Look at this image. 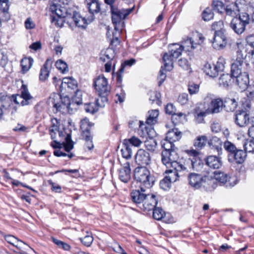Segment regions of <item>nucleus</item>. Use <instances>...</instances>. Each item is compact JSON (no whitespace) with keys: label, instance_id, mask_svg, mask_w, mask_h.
<instances>
[{"label":"nucleus","instance_id":"1","mask_svg":"<svg viewBox=\"0 0 254 254\" xmlns=\"http://www.w3.org/2000/svg\"><path fill=\"white\" fill-rule=\"evenodd\" d=\"M190 158L185 160L184 164L178 162L179 156L176 150L163 151L161 153V161L167 168H173L182 171L183 169L197 168L200 162L199 152L194 149L188 151Z\"/></svg>","mask_w":254,"mask_h":254},{"label":"nucleus","instance_id":"2","mask_svg":"<svg viewBox=\"0 0 254 254\" xmlns=\"http://www.w3.org/2000/svg\"><path fill=\"white\" fill-rule=\"evenodd\" d=\"M248 66V64L244 62L243 55L238 52L236 60L231 64V72L233 81L235 80L236 84L242 91L248 88L250 82Z\"/></svg>","mask_w":254,"mask_h":254},{"label":"nucleus","instance_id":"3","mask_svg":"<svg viewBox=\"0 0 254 254\" xmlns=\"http://www.w3.org/2000/svg\"><path fill=\"white\" fill-rule=\"evenodd\" d=\"M169 52L164 54L163 60L164 63V67L161 66L158 77V85L160 86L165 81L166 74L164 72V68L166 70L170 71L173 68V60L177 59L181 55L183 49L178 44H173L169 46Z\"/></svg>","mask_w":254,"mask_h":254},{"label":"nucleus","instance_id":"4","mask_svg":"<svg viewBox=\"0 0 254 254\" xmlns=\"http://www.w3.org/2000/svg\"><path fill=\"white\" fill-rule=\"evenodd\" d=\"M134 177L137 182L140 184V187L149 189L154 183L155 179L146 167H137L134 171Z\"/></svg>","mask_w":254,"mask_h":254},{"label":"nucleus","instance_id":"5","mask_svg":"<svg viewBox=\"0 0 254 254\" xmlns=\"http://www.w3.org/2000/svg\"><path fill=\"white\" fill-rule=\"evenodd\" d=\"M50 102L56 112L71 114L74 108V104L71 103L69 98L67 96L62 97L58 94H55L53 97L50 98Z\"/></svg>","mask_w":254,"mask_h":254},{"label":"nucleus","instance_id":"6","mask_svg":"<svg viewBox=\"0 0 254 254\" xmlns=\"http://www.w3.org/2000/svg\"><path fill=\"white\" fill-rule=\"evenodd\" d=\"M133 10V7L127 9H119L112 6V20L114 25L115 31H121L124 26L123 21Z\"/></svg>","mask_w":254,"mask_h":254},{"label":"nucleus","instance_id":"7","mask_svg":"<svg viewBox=\"0 0 254 254\" xmlns=\"http://www.w3.org/2000/svg\"><path fill=\"white\" fill-rule=\"evenodd\" d=\"M250 21L249 15L246 12H241L239 17H235L232 19L230 24V27L237 34H241L246 29L247 25Z\"/></svg>","mask_w":254,"mask_h":254},{"label":"nucleus","instance_id":"8","mask_svg":"<svg viewBox=\"0 0 254 254\" xmlns=\"http://www.w3.org/2000/svg\"><path fill=\"white\" fill-rule=\"evenodd\" d=\"M94 86L98 94H109L110 93L111 86L108 84V79L103 74L94 78Z\"/></svg>","mask_w":254,"mask_h":254},{"label":"nucleus","instance_id":"9","mask_svg":"<svg viewBox=\"0 0 254 254\" xmlns=\"http://www.w3.org/2000/svg\"><path fill=\"white\" fill-rule=\"evenodd\" d=\"M210 102L205 113H200L198 116H203L205 114H214L220 113L223 108V101L220 98H210Z\"/></svg>","mask_w":254,"mask_h":254},{"label":"nucleus","instance_id":"10","mask_svg":"<svg viewBox=\"0 0 254 254\" xmlns=\"http://www.w3.org/2000/svg\"><path fill=\"white\" fill-rule=\"evenodd\" d=\"M214 179H216V183L219 182L220 184H226V187H232L237 184L235 177H229L227 174L220 171L214 172Z\"/></svg>","mask_w":254,"mask_h":254},{"label":"nucleus","instance_id":"11","mask_svg":"<svg viewBox=\"0 0 254 254\" xmlns=\"http://www.w3.org/2000/svg\"><path fill=\"white\" fill-rule=\"evenodd\" d=\"M202 165V163L201 162V159H200V162L197 165V168L196 169L195 168H190L189 170L188 169H183L182 171H178L176 169H174L173 168H169L170 169L168 171H166L167 172H168L169 173V174L167 176L168 179L170 181L171 183H174L177 181V180L178 179V178L180 176H185L186 174V172H189L190 171H198L199 170Z\"/></svg>","mask_w":254,"mask_h":254},{"label":"nucleus","instance_id":"12","mask_svg":"<svg viewBox=\"0 0 254 254\" xmlns=\"http://www.w3.org/2000/svg\"><path fill=\"white\" fill-rule=\"evenodd\" d=\"M135 162L140 167L149 165L151 162L150 154L143 149H139L135 155Z\"/></svg>","mask_w":254,"mask_h":254},{"label":"nucleus","instance_id":"13","mask_svg":"<svg viewBox=\"0 0 254 254\" xmlns=\"http://www.w3.org/2000/svg\"><path fill=\"white\" fill-rule=\"evenodd\" d=\"M22 85L19 89V96L23 100L21 102L19 103L17 101V104H19L22 106H27L30 104V102L33 99V97L31 95L27 86L23 83V81L21 80ZM18 94H17V96Z\"/></svg>","mask_w":254,"mask_h":254},{"label":"nucleus","instance_id":"14","mask_svg":"<svg viewBox=\"0 0 254 254\" xmlns=\"http://www.w3.org/2000/svg\"><path fill=\"white\" fill-rule=\"evenodd\" d=\"M145 192V188L139 187L138 189L132 190L130 193L132 201L139 207H140L147 195Z\"/></svg>","mask_w":254,"mask_h":254},{"label":"nucleus","instance_id":"15","mask_svg":"<svg viewBox=\"0 0 254 254\" xmlns=\"http://www.w3.org/2000/svg\"><path fill=\"white\" fill-rule=\"evenodd\" d=\"M191 171L186 172V175H188L189 184L196 189H199L202 186L201 183L204 178V176L198 173L191 172Z\"/></svg>","mask_w":254,"mask_h":254},{"label":"nucleus","instance_id":"16","mask_svg":"<svg viewBox=\"0 0 254 254\" xmlns=\"http://www.w3.org/2000/svg\"><path fill=\"white\" fill-rule=\"evenodd\" d=\"M251 122L250 115L246 111H238L235 115V122L238 126L244 127Z\"/></svg>","mask_w":254,"mask_h":254},{"label":"nucleus","instance_id":"17","mask_svg":"<svg viewBox=\"0 0 254 254\" xmlns=\"http://www.w3.org/2000/svg\"><path fill=\"white\" fill-rule=\"evenodd\" d=\"M212 43L213 48L216 50L225 47L227 44V40L224 32L215 33Z\"/></svg>","mask_w":254,"mask_h":254},{"label":"nucleus","instance_id":"18","mask_svg":"<svg viewBox=\"0 0 254 254\" xmlns=\"http://www.w3.org/2000/svg\"><path fill=\"white\" fill-rule=\"evenodd\" d=\"M157 203L158 200L156 199V195L153 194H148L140 208L144 210L150 211L155 208Z\"/></svg>","mask_w":254,"mask_h":254},{"label":"nucleus","instance_id":"19","mask_svg":"<svg viewBox=\"0 0 254 254\" xmlns=\"http://www.w3.org/2000/svg\"><path fill=\"white\" fill-rule=\"evenodd\" d=\"M244 4V0H237L235 3L227 5L224 10L227 15L234 16L236 15V11L240 12L243 8Z\"/></svg>","mask_w":254,"mask_h":254},{"label":"nucleus","instance_id":"20","mask_svg":"<svg viewBox=\"0 0 254 254\" xmlns=\"http://www.w3.org/2000/svg\"><path fill=\"white\" fill-rule=\"evenodd\" d=\"M246 157V152L242 149H237L234 153L228 154V159L230 162L240 164L245 161Z\"/></svg>","mask_w":254,"mask_h":254},{"label":"nucleus","instance_id":"21","mask_svg":"<svg viewBox=\"0 0 254 254\" xmlns=\"http://www.w3.org/2000/svg\"><path fill=\"white\" fill-rule=\"evenodd\" d=\"M16 104V94H13L11 96H1L0 97V107L5 109L12 107L15 109L14 104Z\"/></svg>","mask_w":254,"mask_h":254},{"label":"nucleus","instance_id":"22","mask_svg":"<svg viewBox=\"0 0 254 254\" xmlns=\"http://www.w3.org/2000/svg\"><path fill=\"white\" fill-rule=\"evenodd\" d=\"M119 177L124 183H127L131 178L130 165L128 162L124 164L119 171Z\"/></svg>","mask_w":254,"mask_h":254},{"label":"nucleus","instance_id":"23","mask_svg":"<svg viewBox=\"0 0 254 254\" xmlns=\"http://www.w3.org/2000/svg\"><path fill=\"white\" fill-rule=\"evenodd\" d=\"M201 184V188L207 191L213 190L217 186V183H216V179L212 177L206 175L204 176Z\"/></svg>","mask_w":254,"mask_h":254},{"label":"nucleus","instance_id":"24","mask_svg":"<svg viewBox=\"0 0 254 254\" xmlns=\"http://www.w3.org/2000/svg\"><path fill=\"white\" fill-rule=\"evenodd\" d=\"M52 61L50 59H47L40 70L39 79L41 81H45L48 78L52 68Z\"/></svg>","mask_w":254,"mask_h":254},{"label":"nucleus","instance_id":"25","mask_svg":"<svg viewBox=\"0 0 254 254\" xmlns=\"http://www.w3.org/2000/svg\"><path fill=\"white\" fill-rule=\"evenodd\" d=\"M61 88H67V90L70 92L77 88V81L72 77H64L63 78L61 85Z\"/></svg>","mask_w":254,"mask_h":254},{"label":"nucleus","instance_id":"26","mask_svg":"<svg viewBox=\"0 0 254 254\" xmlns=\"http://www.w3.org/2000/svg\"><path fill=\"white\" fill-rule=\"evenodd\" d=\"M128 126L130 128H135L136 126H138L139 129L142 131V134L143 135L147 134L150 135V132L154 131L153 129H151L148 127H146L143 122L140 121H138L137 120L129 121Z\"/></svg>","mask_w":254,"mask_h":254},{"label":"nucleus","instance_id":"27","mask_svg":"<svg viewBox=\"0 0 254 254\" xmlns=\"http://www.w3.org/2000/svg\"><path fill=\"white\" fill-rule=\"evenodd\" d=\"M72 21L76 26L82 28H85L87 24L86 19L81 17L78 12L74 11H73V14H71L70 17V22Z\"/></svg>","mask_w":254,"mask_h":254},{"label":"nucleus","instance_id":"28","mask_svg":"<svg viewBox=\"0 0 254 254\" xmlns=\"http://www.w3.org/2000/svg\"><path fill=\"white\" fill-rule=\"evenodd\" d=\"M71 15V13H69L67 11H66L64 12V16H53L51 21L56 26L62 27L65 21H67L68 23L70 22V17Z\"/></svg>","mask_w":254,"mask_h":254},{"label":"nucleus","instance_id":"29","mask_svg":"<svg viewBox=\"0 0 254 254\" xmlns=\"http://www.w3.org/2000/svg\"><path fill=\"white\" fill-rule=\"evenodd\" d=\"M205 161L208 166L213 169H218L222 166L220 158L216 156H209L205 159Z\"/></svg>","mask_w":254,"mask_h":254},{"label":"nucleus","instance_id":"30","mask_svg":"<svg viewBox=\"0 0 254 254\" xmlns=\"http://www.w3.org/2000/svg\"><path fill=\"white\" fill-rule=\"evenodd\" d=\"M80 124V128L82 131V136L84 139L86 140L92 138L90 132L91 127L89 120L84 119L81 121Z\"/></svg>","mask_w":254,"mask_h":254},{"label":"nucleus","instance_id":"31","mask_svg":"<svg viewBox=\"0 0 254 254\" xmlns=\"http://www.w3.org/2000/svg\"><path fill=\"white\" fill-rule=\"evenodd\" d=\"M182 44L181 46L183 50L191 52L196 49L200 44V43H195L191 38L187 37L182 42Z\"/></svg>","mask_w":254,"mask_h":254},{"label":"nucleus","instance_id":"32","mask_svg":"<svg viewBox=\"0 0 254 254\" xmlns=\"http://www.w3.org/2000/svg\"><path fill=\"white\" fill-rule=\"evenodd\" d=\"M33 64V60L31 57H24L20 62L21 70L20 72L23 74L27 72L31 68Z\"/></svg>","mask_w":254,"mask_h":254},{"label":"nucleus","instance_id":"33","mask_svg":"<svg viewBox=\"0 0 254 254\" xmlns=\"http://www.w3.org/2000/svg\"><path fill=\"white\" fill-rule=\"evenodd\" d=\"M233 81V77L231 73V75L228 73L223 74L219 78L218 83L220 86L226 88L231 85Z\"/></svg>","mask_w":254,"mask_h":254},{"label":"nucleus","instance_id":"34","mask_svg":"<svg viewBox=\"0 0 254 254\" xmlns=\"http://www.w3.org/2000/svg\"><path fill=\"white\" fill-rule=\"evenodd\" d=\"M182 137V132L177 128H174L168 131L166 138L173 142L179 140Z\"/></svg>","mask_w":254,"mask_h":254},{"label":"nucleus","instance_id":"35","mask_svg":"<svg viewBox=\"0 0 254 254\" xmlns=\"http://www.w3.org/2000/svg\"><path fill=\"white\" fill-rule=\"evenodd\" d=\"M115 55V51L113 49L108 48L101 51L100 59L104 62L112 61Z\"/></svg>","mask_w":254,"mask_h":254},{"label":"nucleus","instance_id":"36","mask_svg":"<svg viewBox=\"0 0 254 254\" xmlns=\"http://www.w3.org/2000/svg\"><path fill=\"white\" fill-rule=\"evenodd\" d=\"M87 7L90 13H97L100 11V6L98 0H86Z\"/></svg>","mask_w":254,"mask_h":254},{"label":"nucleus","instance_id":"37","mask_svg":"<svg viewBox=\"0 0 254 254\" xmlns=\"http://www.w3.org/2000/svg\"><path fill=\"white\" fill-rule=\"evenodd\" d=\"M223 105L227 111L233 112L237 108L238 102L234 98H227L223 102Z\"/></svg>","mask_w":254,"mask_h":254},{"label":"nucleus","instance_id":"38","mask_svg":"<svg viewBox=\"0 0 254 254\" xmlns=\"http://www.w3.org/2000/svg\"><path fill=\"white\" fill-rule=\"evenodd\" d=\"M208 144L211 148L216 149L218 153L222 151V141L217 136H212L208 141Z\"/></svg>","mask_w":254,"mask_h":254},{"label":"nucleus","instance_id":"39","mask_svg":"<svg viewBox=\"0 0 254 254\" xmlns=\"http://www.w3.org/2000/svg\"><path fill=\"white\" fill-rule=\"evenodd\" d=\"M135 62V60L130 59L125 61L121 65L120 69L117 72V81L118 82H121L122 80V73L124 72L125 67L128 66L129 67L133 65Z\"/></svg>","mask_w":254,"mask_h":254},{"label":"nucleus","instance_id":"40","mask_svg":"<svg viewBox=\"0 0 254 254\" xmlns=\"http://www.w3.org/2000/svg\"><path fill=\"white\" fill-rule=\"evenodd\" d=\"M122 156L126 159H129L132 156V149L131 145L128 144L127 141L123 143V147L121 149Z\"/></svg>","mask_w":254,"mask_h":254},{"label":"nucleus","instance_id":"41","mask_svg":"<svg viewBox=\"0 0 254 254\" xmlns=\"http://www.w3.org/2000/svg\"><path fill=\"white\" fill-rule=\"evenodd\" d=\"M148 116L147 118L146 123L148 125H151L156 123L157 119L159 115L158 110H153L148 112Z\"/></svg>","mask_w":254,"mask_h":254},{"label":"nucleus","instance_id":"42","mask_svg":"<svg viewBox=\"0 0 254 254\" xmlns=\"http://www.w3.org/2000/svg\"><path fill=\"white\" fill-rule=\"evenodd\" d=\"M165 109L166 114L172 115L173 118H174L175 116L180 118L183 115V114L182 113H177L176 107L171 103L167 104Z\"/></svg>","mask_w":254,"mask_h":254},{"label":"nucleus","instance_id":"43","mask_svg":"<svg viewBox=\"0 0 254 254\" xmlns=\"http://www.w3.org/2000/svg\"><path fill=\"white\" fill-rule=\"evenodd\" d=\"M9 3L8 0H0V9L4 15L5 20H7L10 18V15L8 13Z\"/></svg>","mask_w":254,"mask_h":254},{"label":"nucleus","instance_id":"44","mask_svg":"<svg viewBox=\"0 0 254 254\" xmlns=\"http://www.w3.org/2000/svg\"><path fill=\"white\" fill-rule=\"evenodd\" d=\"M203 69L205 73L211 77H215L218 74V70L215 68L213 64H206Z\"/></svg>","mask_w":254,"mask_h":254},{"label":"nucleus","instance_id":"45","mask_svg":"<svg viewBox=\"0 0 254 254\" xmlns=\"http://www.w3.org/2000/svg\"><path fill=\"white\" fill-rule=\"evenodd\" d=\"M207 141V137L205 135L198 136L194 141V146L198 149H202Z\"/></svg>","mask_w":254,"mask_h":254},{"label":"nucleus","instance_id":"46","mask_svg":"<svg viewBox=\"0 0 254 254\" xmlns=\"http://www.w3.org/2000/svg\"><path fill=\"white\" fill-rule=\"evenodd\" d=\"M50 10L53 14H55L56 16H64V12L67 11L65 7H61L59 8L58 6L56 4H53L50 5Z\"/></svg>","mask_w":254,"mask_h":254},{"label":"nucleus","instance_id":"47","mask_svg":"<svg viewBox=\"0 0 254 254\" xmlns=\"http://www.w3.org/2000/svg\"><path fill=\"white\" fill-rule=\"evenodd\" d=\"M157 145L156 140L152 137L149 138L144 142L145 148L151 152H154L156 150Z\"/></svg>","mask_w":254,"mask_h":254},{"label":"nucleus","instance_id":"48","mask_svg":"<svg viewBox=\"0 0 254 254\" xmlns=\"http://www.w3.org/2000/svg\"><path fill=\"white\" fill-rule=\"evenodd\" d=\"M30 249L31 248L26 244L17 238V250L19 251H17V253L26 254Z\"/></svg>","mask_w":254,"mask_h":254},{"label":"nucleus","instance_id":"49","mask_svg":"<svg viewBox=\"0 0 254 254\" xmlns=\"http://www.w3.org/2000/svg\"><path fill=\"white\" fill-rule=\"evenodd\" d=\"M161 144L162 147L164 149L163 151L176 150V148L173 144V142L170 141L169 140L166 138L163 140L161 141Z\"/></svg>","mask_w":254,"mask_h":254},{"label":"nucleus","instance_id":"50","mask_svg":"<svg viewBox=\"0 0 254 254\" xmlns=\"http://www.w3.org/2000/svg\"><path fill=\"white\" fill-rule=\"evenodd\" d=\"M153 210V217L156 220H160L165 215V211L161 207H155Z\"/></svg>","mask_w":254,"mask_h":254},{"label":"nucleus","instance_id":"51","mask_svg":"<svg viewBox=\"0 0 254 254\" xmlns=\"http://www.w3.org/2000/svg\"><path fill=\"white\" fill-rule=\"evenodd\" d=\"M246 41L249 45L254 48L249 53V57L252 56V63L254 64V35L248 36L246 38Z\"/></svg>","mask_w":254,"mask_h":254},{"label":"nucleus","instance_id":"52","mask_svg":"<svg viewBox=\"0 0 254 254\" xmlns=\"http://www.w3.org/2000/svg\"><path fill=\"white\" fill-rule=\"evenodd\" d=\"M214 13L209 7L205 8L202 13V18L204 21H209L213 18Z\"/></svg>","mask_w":254,"mask_h":254},{"label":"nucleus","instance_id":"53","mask_svg":"<svg viewBox=\"0 0 254 254\" xmlns=\"http://www.w3.org/2000/svg\"><path fill=\"white\" fill-rule=\"evenodd\" d=\"M245 152L254 153V141L253 140H247L243 144Z\"/></svg>","mask_w":254,"mask_h":254},{"label":"nucleus","instance_id":"54","mask_svg":"<svg viewBox=\"0 0 254 254\" xmlns=\"http://www.w3.org/2000/svg\"><path fill=\"white\" fill-rule=\"evenodd\" d=\"M82 91L79 90H76V91L75 92V94L72 98V103L74 104V106H75V104H76L77 105H79L82 103Z\"/></svg>","mask_w":254,"mask_h":254},{"label":"nucleus","instance_id":"55","mask_svg":"<svg viewBox=\"0 0 254 254\" xmlns=\"http://www.w3.org/2000/svg\"><path fill=\"white\" fill-rule=\"evenodd\" d=\"M224 147L225 149L228 152V154L234 153L238 149L233 143L229 141H226L224 142Z\"/></svg>","mask_w":254,"mask_h":254},{"label":"nucleus","instance_id":"56","mask_svg":"<svg viewBox=\"0 0 254 254\" xmlns=\"http://www.w3.org/2000/svg\"><path fill=\"white\" fill-rule=\"evenodd\" d=\"M109 94H98L99 97L96 99V106L99 107H103L105 106V103L108 101L107 96Z\"/></svg>","mask_w":254,"mask_h":254},{"label":"nucleus","instance_id":"57","mask_svg":"<svg viewBox=\"0 0 254 254\" xmlns=\"http://www.w3.org/2000/svg\"><path fill=\"white\" fill-rule=\"evenodd\" d=\"M55 65L62 73H64L68 71L67 64L62 60H58L56 63Z\"/></svg>","mask_w":254,"mask_h":254},{"label":"nucleus","instance_id":"58","mask_svg":"<svg viewBox=\"0 0 254 254\" xmlns=\"http://www.w3.org/2000/svg\"><path fill=\"white\" fill-rule=\"evenodd\" d=\"M98 107L96 104L94 103H87L84 105V109L87 113L94 114L98 111Z\"/></svg>","mask_w":254,"mask_h":254},{"label":"nucleus","instance_id":"59","mask_svg":"<svg viewBox=\"0 0 254 254\" xmlns=\"http://www.w3.org/2000/svg\"><path fill=\"white\" fill-rule=\"evenodd\" d=\"M66 143L64 144V150L66 152H69L73 147V142L71 140V135L67 134L65 137Z\"/></svg>","mask_w":254,"mask_h":254},{"label":"nucleus","instance_id":"60","mask_svg":"<svg viewBox=\"0 0 254 254\" xmlns=\"http://www.w3.org/2000/svg\"><path fill=\"white\" fill-rule=\"evenodd\" d=\"M188 90L190 94L191 95L196 94L199 90V85L193 82H190L188 85Z\"/></svg>","mask_w":254,"mask_h":254},{"label":"nucleus","instance_id":"61","mask_svg":"<svg viewBox=\"0 0 254 254\" xmlns=\"http://www.w3.org/2000/svg\"><path fill=\"white\" fill-rule=\"evenodd\" d=\"M213 9L218 13H222L225 8L223 3L220 1H214L212 3Z\"/></svg>","mask_w":254,"mask_h":254},{"label":"nucleus","instance_id":"62","mask_svg":"<svg viewBox=\"0 0 254 254\" xmlns=\"http://www.w3.org/2000/svg\"><path fill=\"white\" fill-rule=\"evenodd\" d=\"M225 59L223 58H220L218 59L215 64H213L215 68L218 70V72L222 71L225 67Z\"/></svg>","mask_w":254,"mask_h":254},{"label":"nucleus","instance_id":"63","mask_svg":"<svg viewBox=\"0 0 254 254\" xmlns=\"http://www.w3.org/2000/svg\"><path fill=\"white\" fill-rule=\"evenodd\" d=\"M212 30L215 31V33L217 32H224L223 22L221 20L214 22L211 26Z\"/></svg>","mask_w":254,"mask_h":254},{"label":"nucleus","instance_id":"64","mask_svg":"<svg viewBox=\"0 0 254 254\" xmlns=\"http://www.w3.org/2000/svg\"><path fill=\"white\" fill-rule=\"evenodd\" d=\"M80 242L86 247H90L93 241V238L91 235H86L83 238H79Z\"/></svg>","mask_w":254,"mask_h":254}]
</instances>
